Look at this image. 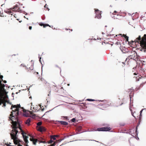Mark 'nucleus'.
Returning <instances> with one entry per match:
<instances>
[{"mask_svg":"<svg viewBox=\"0 0 146 146\" xmlns=\"http://www.w3.org/2000/svg\"><path fill=\"white\" fill-rule=\"evenodd\" d=\"M133 113H132V112H131V114H132V115L133 117H135V116H134V115H133Z\"/></svg>","mask_w":146,"mask_h":146,"instance_id":"nucleus-38","label":"nucleus"},{"mask_svg":"<svg viewBox=\"0 0 146 146\" xmlns=\"http://www.w3.org/2000/svg\"><path fill=\"white\" fill-rule=\"evenodd\" d=\"M20 66H22V67H25V66L24 64H21Z\"/></svg>","mask_w":146,"mask_h":146,"instance_id":"nucleus-32","label":"nucleus"},{"mask_svg":"<svg viewBox=\"0 0 146 146\" xmlns=\"http://www.w3.org/2000/svg\"><path fill=\"white\" fill-rule=\"evenodd\" d=\"M58 121L59 123H60L61 125H68V123L66 121Z\"/></svg>","mask_w":146,"mask_h":146,"instance_id":"nucleus-15","label":"nucleus"},{"mask_svg":"<svg viewBox=\"0 0 146 146\" xmlns=\"http://www.w3.org/2000/svg\"><path fill=\"white\" fill-rule=\"evenodd\" d=\"M32 27L31 26H29V29H30V30H31L32 29Z\"/></svg>","mask_w":146,"mask_h":146,"instance_id":"nucleus-33","label":"nucleus"},{"mask_svg":"<svg viewBox=\"0 0 146 146\" xmlns=\"http://www.w3.org/2000/svg\"><path fill=\"white\" fill-rule=\"evenodd\" d=\"M3 81V82L4 83H6L7 82V81H6V80H3V81Z\"/></svg>","mask_w":146,"mask_h":146,"instance_id":"nucleus-37","label":"nucleus"},{"mask_svg":"<svg viewBox=\"0 0 146 146\" xmlns=\"http://www.w3.org/2000/svg\"><path fill=\"white\" fill-rule=\"evenodd\" d=\"M130 58H131V59L132 58V57H131Z\"/></svg>","mask_w":146,"mask_h":146,"instance_id":"nucleus-47","label":"nucleus"},{"mask_svg":"<svg viewBox=\"0 0 146 146\" xmlns=\"http://www.w3.org/2000/svg\"><path fill=\"white\" fill-rule=\"evenodd\" d=\"M98 103H99L100 102H101L102 103H99L98 105H103V104H107V101L105 100H98Z\"/></svg>","mask_w":146,"mask_h":146,"instance_id":"nucleus-14","label":"nucleus"},{"mask_svg":"<svg viewBox=\"0 0 146 146\" xmlns=\"http://www.w3.org/2000/svg\"><path fill=\"white\" fill-rule=\"evenodd\" d=\"M33 109H34L35 110H36L37 109H35V108L34 107H33Z\"/></svg>","mask_w":146,"mask_h":146,"instance_id":"nucleus-42","label":"nucleus"},{"mask_svg":"<svg viewBox=\"0 0 146 146\" xmlns=\"http://www.w3.org/2000/svg\"><path fill=\"white\" fill-rule=\"evenodd\" d=\"M53 142V141L52 140H51V139H50V140L48 142L49 143H51Z\"/></svg>","mask_w":146,"mask_h":146,"instance_id":"nucleus-29","label":"nucleus"},{"mask_svg":"<svg viewBox=\"0 0 146 146\" xmlns=\"http://www.w3.org/2000/svg\"><path fill=\"white\" fill-rule=\"evenodd\" d=\"M96 16L95 17L98 19H100L101 17V13H100V12L98 10V9L95 10Z\"/></svg>","mask_w":146,"mask_h":146,"instance_id":"nucleus-9","label":"nucleus"},{"mask_svg":"<svg viewBox=\"0 0 146 146\" xmlns=\"http://www.w3.org/2000/svg\"><path fill=\"white\" fill-rule=\"evenodd\" d=\"M124 37H125V38L126 39V41H128L129 37L128 36H126Z\"/></svg>","mask_w":146,"mask_h":146,"instance_id":"nucleus-23","label":"nucleus"},{"mask_svg":"<svg viewBox=\"0 0 146 146\" xmlns=\"http://www.w3.org/2000/svg\"><path fill=\"white\" fill-rule=\"evenodd\" d=\"M127 59H127V58L126 59V60H127Z\"/></svg>","mask_w":146,"mask_h":146,"instance_id":"nucleus-50","label":"nucleus"},{"mask_svg":"<svg viewBox=\"0 0 146 146\" xmlns=\"http://www.w3.org/2000/svg\"><path fill=\"white\" fill-rule=\"evenodd\" d=\"M42 124V123L41 122H39L38 123H37V125L38 126H40Z\"/></svg>","mask_w":146,"mask_h":146,"instance_id":"nucleus-21","label":"nucleus"},{"mask_svg":"<svg viewBox=\"0 0 146 146\" xmlns=\"http://www.w3.org/2000/svg\"><path fill=\"white\" fill-rule=\"evenodd\" d=\"M7 146H13V145H10L9 144H8V145H7Z\"/></svg>","mask_w":146,"mask_h":146,"instance_id":"nucleus-39","label":"nucleus"},{"mask_svg":"<svg viewBox=\"0 0 146 146\" xmlns=\"http://www.w3.org/2000/svg\"><path fill=\"white\" fill-rule=\"evenodd\" d=\"M5 85H0V105L3 104L2 106H6L5 103H9V100H8V96L7 95L8 92L5 89Z\"/></svg>","mask_w":146,"mask_h":146,"instance_id":"nucleus-3","label":"nucleus"},{"mask_svg":"<svg viewBox=\"0 0 146 146\" xmlns=\"http://www.w3.org/2000/svg\"><path fill=\"white\" fill-rule=\"evenodd\" d=\"M71 31H72V29H71Z\"/></svg>","mask_w":146,"mask_h":146,"instance_id":"nucleus-43","label":"nucleus"},{"mask_svg":"<svg viewBox=\"0 0 146 146\" xmlns=\"http://www.w3.org/2000/svg\"><path fill=\"white\" fill-rule=\"evenodd\" d=\"M111 130L110 127L108 126L98 128L97 130L98 131H108Z\"/></svg>","mask_w":146,"mask_h":146,"instance_id":"nucleus-7","label":"nucleus"},{"mask_svg":"<svg viewBox=\"0 0 146 146\" xmlns=\"http://www.w3.org/2000/svg\"><path fill=\"white\" fill-rule=\"evenodd\" d=\"M137 132V130H136V133Z\"/></svg>","mask_w":146,"mask_h":146,"instance_id":"nucleus-52","label":"nucleus"},{"mask_svg":"<svg viewBox=\"0 0 146 146\" xmlns=\"http://www.w3.org/2000/svg\"><path fill=\"white\" fill-rule=\"evenodd\" d=\"M66 30H67L68 29H66Z\"/></svg>","mask_w":146,"mask_h":146,"instance_id":"nucleus-45","label":"nucleus"},{"mask_svg":"<svg viewBox=\"0 0 146 146\" xmlns=\"http://www.w3.org/2000/svg\"><path fill=\"white\" fill-rule=\"evenodd\" d=\"M14 105H12L11 106V109L12 110V111L11 112V113L12 112H13V110H15V108H14L13 107H12V106H14Z\"/></svg>","mask_w":146,"mask_h":146,"instance_id":"nucleus-24","label":"nucleus"},{"mask_svg":"<svg viewBox=\"0 0 146 146\" xmlns=\"http://www.w3.org/2000/svg\"><path fill=\"white\" fill-rule=\"evenodd\" d=\"M143 111V110H141L140 111V116H139V117L140 118V117H141V113Z\"/></svg>","mask_w":146,"mask_h":146,"instance_id":"nucleus-30","label":"nucleus"},{"mask_svg":"<svg viewBox=\"0 0 146 146\" xmlns=\"http://www.w3.org/2000/svg\"><path fill=\"white\" fill-rule=\"evenodd\" d=\"M31 141H32L33 144L35 145H36V143L37 141L39 142L40 143H46L45 141L43 140V139H42L40 140H38L37 139H35L33 137L31 138L30 139Z\"/></svg>","mask_w":146,"mask_h":146,"instance_id":"nucleus-6","label":"nucleus"},{"mask_svg":"<svg viewBox=\"0 0 146 146\" xmlns=\"http://www.w3.org/2000/svg\"><path fill=\"white\" fill-rule=\"evenodd\" d=\"M141 70L143 71V73L145 74H146V65L143 64Z\"/></svg>","mask_w":146,"mask_h":146,"instance_id":"nucleus-13","label":"nucleus"},{"mask_svg":"<svg viewBox=\"0 0 146 146\" xmlns=\"http://www.w3.org/2000/svg\"><path fill=\"white\" fill-rule=\"evenodd\" d=\"M50 139L51 140L53 139V140H55L56 139V136L52 135L50 137Z\"/></svg>","mask_w":146,"mask_h":146,"instance_id":"nucleus-20","label":"nucleus"},{"mask_svg":"<svg viewBox=\"0 0 146 146\" xmlns=\"http://www.w3.org/2000/svg\"><path fill=\"white\" fill-rule=\"evenodd\" d=\"M44 109H42V110H44Z\"/></svg>","mask_w":146,"mask_h":146,"instance_id":"nucleus-48","label":"nucleus"},{"mask_svg":"<svg viewBox=\"0 0 146 146\" xmlns=\"http://www.w3.org/2000/svg\"><path fill=\"white\" fill-rule=\"evenodd\" d=\"M57 144V142H54V143H53L52 144H51L50 145V146H54L55 145H56Z\"/></svg>","mask_w":146,"mask_h":146,"instance_id":"nucleus-22","label":"nucleus"},{"mask_svg":"<svg viewBox=\"0 0 146 146\" xmlns=\"http://www.w3.org/2000/svg\"><path fill=\"white\" fill-rule=\"evenodd\" d=\"M144 44L146 45V34H144L143 36L142 37L141 45L143 47L145 45Z\"/></svg>","mask_w":146,"mask_h":146,"instance_id":"nucleus-10","label":"nucleus"},{"mask_svg":"<svg viewBox=\"0 0 146 146\" xmlns=\"http://www.w3.org/2000/svg\"><path fill=\"white\" fill-rule=\"evenodd\" d=\"M26 146H28V145H26Z\"/></svg>","mask_w":146,"mask_h":146,"instance_id":"nucleus-44","label":"nucleus"},{"mask_svg":"<svg viewBox=\"0 0 146 146\" xmlns=\"http://www.w3.org/2000/svg\"><path fill=\"white\" fill-rule=\"evenodd\" d=\"M134 75H135L136 76H135L134 78L135 77L136 79V81H137L139 80V79L140 78H140V77H139V74L138 72H135L133 73Z\"/></svg>","mask_w":146,"mask_h":146,"instance_id":"nucleus-12","label":"nucleus"},{"mask_svg":"<svg viewBox=\"0 0 146 146\" xmlns=\"http://www.w3.org/2000/svg\"><path fill=\"white\" fill-rule=\"evenodd\" d=\"M31 108H32V106H31Z\"/></svg>","mask_w":146,"mask_h":146,"instance_id":"nucleus-46","label":"nucleus"},{"mask_svg":"<svg viewBox=\"0 0 146 146\" xmlns=\"http://www.w3.org/2000/svg\"><path fill=\"white\" fill-rule=\"evenodd\" d=\"M48 6L46 4L44 6V7L46 8L47 9H48V10L49 11V9L48 7Z\"/></svg>","mask_w":146,"mask_h":146,"instance_id":"nucleus-27","label":"nucleus"},{"mask_svg":"<svg viewBox=\"0 0 146 146\" xmlns=\"http://www.w3.org/2000/svg\"><path fill=\"white\" fill-rule=\"evenodd\" d=\"M94 131H96V130H94Z\"/></svg>","mask_w":146,"mask_h":146,"instance_id":"nucleus-51","label":"nucleus"},{"mask_svg":"<svg viewBox=\"0 0 146 146\" xmlns=\"http://www.w3.org/2000/svg\"><path fill=\"white\" fill-rule=\"evenodd\" d=\"M58 69H59V71H60H60H61V70H60V68H58Z\"/></svg>","mask_w":146,"mask_h":146,"instance_id":"nucleus-41","label":"nucleus"},{"mask_svg":"<svg viewBox=\"0 0 146 146\" xmlns=\"http://www.w3.org/2000/svg\"><path fill=\"white\" fill-rule=\"evenodd\" d=\"M25 68L29 71L32 70L33 69V64L32 62H29L27 65L25 66Z\"/></svg>","mask_w":146,"mask_h":146,"instance_id":"nucleus-5","label":"nucleus"},{"mask_svg":"<svg viewBox=\"0 0 146 146\" xmlns=\"http://www.w3.org/2000/svg\"><path fill=\"white\" fill-rule=\"evenodd\" d=\"M61 145H60V146H61Z\"/></svg>","mask_w":146,"mask_h":146,"instance_id":"nucleus-53","label":"nucleus"},{"mask_svg":"<svg viewBox=\"0 0 146 146\" xmlns=\"http://www.w3.org/2000/svg\"><path fill=\"white\" fill-rule=\"evenodd\" d=\"M142 37L141 38V36L140 35H139L138 36V37L136 38L134 40V42L135 43H139L140 44V46L142 48V49H141L140 50L141 51H142L143 50L144 52H146V45L145 44H144L145 45L144 46H143L142 44Z\"/></svg>","mask_w":146,"mask_h":146,"instance_id":"nucleus-4","label":"nucleus"},{"mask_svg":"<svg viewBox=\"0 0 146 146\" xmlns=\"http://www.w3.org/2000/svg\"><path fill=\"white\" fill-rule=\"evenodd\" d=\"M31 118H28L26 121L25 124H27L28 125H30V123L31 121Z\"/></svg>","mask_w":146,"mask_h":146,"instance_id":"nucleus-18","label":"nucleus"},{"mask_svg":"<svg viewBox=\"0 0 146 146\" xmlns=\"http://www.w3.org/2000/svg\"><path fill=\"white\" fill-rule=\"evenodd\" d=\"M87 100L89 101H95V100H94L88 99H87Z\"/></svg>","mask_w":146,"mask_h":146,"instance_id":"nucleus-25","label":"nucleus"},{"mask_svg":"<svg viewBox=\"0 0 146 146\" xmlns=\"http://www.w3.org/2000/svg\"><path fill=\"white\" fill-rule=\"evenodd\" d=\"M62 140V139L58 140H56V142H57V143L58 142H60Z\"/></svg>","mask_w":146,"mask_h":146,"instance_id":"nucleus-26","label":"nucleus"},{"mask_svg":"<svg viewBox=\"0 0 146 146\" xmlns=\"http://www.w3.org/2000/svg\"><path fill=\"white\" fill-rule=\"evenodd\" d=\"M143 86V84H141L140 85V87H142Z\"/></svg>","mask_w":146,"mask_h":146,"instance_id":"nucleus-36","label":"nucleus"},{"mask_svg":"<svg viewBox=\"0 0 146 146\" xmlns=\"http://www.w3.org/2000/svg\"><path fill=\"white\" fill-rule=\"evenodd\" d=\"M37 130L38 131L42 132L45 131L46 130V129L44 127L42 126H40L37 128Z\"/></svg>","mask_w":146,"mask_h":146,"instance_id":"nucleus-11","label":"nucleus"},{"mask_svg":"<svg viewBox=\"0 0 146 146\" xmlns=\"http://www.w3.org/2000/svg\"><path fill=\"white\" fill-rule=\"evenodd\" d=\"M39 25L41 26H43V27L44 28L46 26H49V27H50V26L48 24H44L42 23H39Z\"/></svg>","mask_w":146,"mask_h":146,"instance_id":"nucleus-17","label":"nucleus"},{"mask_svg":"<svg viewBox=\"0 0 146 146\" xmlns=\"http://www.w3.org/2000/svg\"><path fill=\"white\" fill-rule=\"evenodd\" d=\"M23 135L25 142L27 144L29 142V141L27 139L28 138V137L26 135Z\"/></svg>","mask_w":146,"mask_h":146,"instance_id":"nucleus-16","label":"nucleus"},{"mask_svg":"<svg viewBox=\"0 0 146 146\" xmlns=\"http://www.w3.org/2000/svg\"><path fill=\"white\" fill-rule=\"evenodd\" d=\"M12 107H13L15 109L13 110V112L10 114L9 117V119L12 121V127H13V124L15 122L18 123L19 125V127H21L18 117L20 114H21L22 111L25 112L26 110L23 107H21L20 104L14 105Z\"/></svg>","mask_w":146,"mask_h":146,"instance_id":"nucleus-1","label":"nucleus"},{"mask_svg":"<svg viewBox=\"0 0 146 146\" xmlns=\"http://www.w3.org/2000/svg\"><path fill=\"white\" fill-rule=\"evenodd\" d=\"M76 120V119L75 118H73L71 119V121L72 122H74Z\"/></svg>","mask_w":146,"mask_h":146,"instance_id":"nucleus-28","label":"nucleus"},{"mask_svg":"<svg viewBox=\"0 0 146 146\" xmlns=\"http://www.w3.org/2000/svg\"><path fill=\"white\" fill-rule=\"evenodd\" d=\"M63 117H64L66 119H67L68 117L67 116H63Z\"/></svg>","mask_w":146,"mask_h":146,"instance_id":"nucleus-31","label":"nucleus"},{"mask_svg":"<svg viewBox=\"0 0 146 146\" xmlns=\"http://www.w3.org/2000/svg\"><path fill=\"white\" fill-rule=\"evenodd\" d=\"M55 135L56 136V137H59V135Z\"/></svg>","mask_w":146,"mask_h":146,"instance_id":"nucleus-40","label":"nucleus"},{"mask_svg":"<svg viewBox=\"0 0 146 146\" xmlns=\"http://www.w3.org/2000/svg\"><path fill=\"white\" fill-rule=\"evenodd\" d=\"M114 17V19H115V17Z\"/></svg>","mask_w":146,"mask_h":146,"instance_id":"nucleus-49","label":"nucleus"},{"mask_svg":"<svg viewBox=\"0 0 146 146\" xmlns=\"http://www.w3.org/2000/svg\"><path fill=\"white\" fill-rule=\"evenodd\" d=\"M49 91V92L48 94V96H49L50 95V91Z\"/></svg>","mask_w":146,"mask_h":146,"instance_id":"nucleus-35","label":"nucleus"},{"mask_svg":"<svg viewBox=\"0 0 146 146\" xmlns=\"http://www.w3.org/2000/svg\"><path fill=\"white\" fill-rule=\"evenodd\" d=\"M126 36V35H125V34H123L122 35V36H123V37H125V36Z\"/></svg>","mask_w":146,"mask_h":146,"instance_id":"nucleus-34","label":"nucleus"},{"mask_svg":"<svg viewBox=\"0 0 146 146\" xmlns=\"http://www.w3.org/2000/svg\"><path fill=\"white\" fill-rule=\"evenodd\" d=\"M19 125L18 123L15 122L13 124V127L12 128V130L10 133L11 139L13 140L14 143L17 145L18 146H22L19 143V140L18 138L17 133L19 132L18 129H19L23 133L21 127H19Z\"/></svg>","mask_w":146,"mask_h":146,"instance_id":"nucleus-2","label":"nucleus"},{"mask_svg":"<svg viewBox=\"0 0 146 146\" xmlns=\"http://www.w3.org/2000/svg\"><path fill=\"white\" fill-rule=\"evenodd\" d=\"M118 13L116 11H114V12H113V15H117V16H119V17H121V16L120 15H118Z\"/></svg>","mask_w":146,"mask_h":146,"instance_id":"nucleus-19","label":"nucleus"},{"mask_svg":"<svg viewBox=\"0 0 146 146\" xmlns=\"http://www.w3.org/2000/svg\"><path fill=\"white\" fill-rule=\"evenodd\" d=\"M18 9H19V8L18 6H16V7H14L13 9H11V10H8L7 11L8 13L9 14L12 15L13 14V13L12 12L13 11H17Z\"/></svg>","mask_w":146,"mask_h":146,"instance_id":"nucleus-8","label":"nucleus"}]
</instances>
